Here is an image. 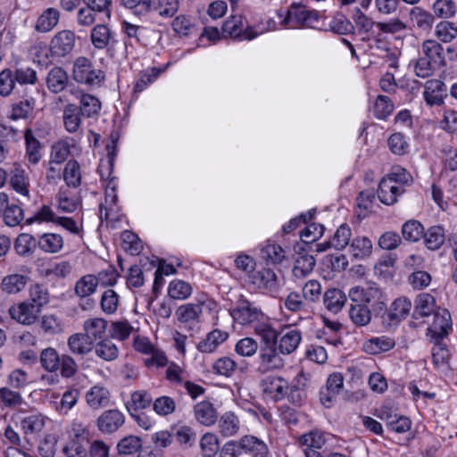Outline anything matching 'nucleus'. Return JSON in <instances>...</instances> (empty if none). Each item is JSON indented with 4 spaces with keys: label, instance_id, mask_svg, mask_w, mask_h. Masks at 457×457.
Here are the masks:
<instances>
[{
    "label": "nucleus",
    "instance_id": "obj_43",
    "mask_svg": "<svg viewBox=\"0 0 457 457\" xmlns=\"http://www.w3.org/2000/svg\"><path fill=\"white\" fill-rule=\"evenodd\" d=\"M315 259L312 255L303 253L300 254L295 262L293 274L296 278H303L308 276L315 266Z\"/></svg>",
    "mask_w": 457,
    "mask_h": 457
},
{
    "label": "nucleus",
    "instance_id": "obj_19",
    "mask_svg": "<svg viewBox=\"0 0 457 457\" xmlns=\"http://www.w3.org/2000/svg\"><path fill=\"white\" fill-rule=\"evenodd\" d=\"M124 423V415L117 410L103 412L97 420V427L104 433H112Z\"/></svg>",
    "mask_w": 457,
    "mask_h": 457
},
{
    "label": "nucleus",
    "instance_id": "obj_58",
    "mask_svg": "<svg viewBox=\"0 0 457 457\" xmlns=\"http://www.w3.org/2000/svg\"><path fill=\"white\" fill-rule=\"evenodd\" d=\"M349 316L352 321L357 326H366L371 320V313L369 307L361 303L352 305L349 311Z\"/></svg>",
    "mask_w": 457,
    "mask_h": 457
},
{
    "label": "nucleus",
    "instance_id": "obj_38",
    "mask_svg": "<svg viewBox=\"0 0 457 457\" xmlns=\"http://www.w3.org/2000/svg\"><path fill=\"white\" fill-rule=\"evenodd\" d=\"M346 301L343 291L337 288L328 289L323 295V303L328 311L332 313L339 312Z\"/></svg>",
    "mask_w": 457,
    "mask_h": 457
},
{
    "label": "nucleus",
    "instance_id": "obj_28",
    "mask_svg": "<svg viewBox=\"0 0 457 457\" xmlns=\"http://www.w3.org/2000/svg\"><path fill=\"white\" fill-rule=\"evenodd\" d=\"M395 340L386 336L371 337L362 344V349L369 354H378L394 348Z\"/></svg>",
    "mask_w": 457,
    "mask_h": 457
},
{
    "label": "nucleus",
    "instance_id": "obj_48",
    "mask_svg": "<svg viewBox=\"0 0 457 457\" xmlns=\"http://www.w3.org/2000/svg\"><path fill=\"white\" fill-rule=\"evenodd\" d=\"M192 286L181 279H173L168 287L169 295L176 300H185L192 294Z\"/></svg>",
    "mask_w": 457,
    "mask_h": 457
},
{
    "label": "nucleus",
    "instance_id": "obj_11",
    "mask_svg": "<svg viewBox=\"0 0 457 457\" xmlns=\"http://www.w3.org/2000/svg\"><path fill=\"white\" fill-rule=\"evenodd\" d=\"M258 359L259 370L262 372L278 370L284 366L283 359L274 345L262 346Z\"/></svg>",
    "mask_w": 457,
    "mask_h": 457
},
{
    "label": "nucleus",
    "instance_id": "obj_37",
    "mask_svg": "<svg viewBox=\"0 0 457 457\" xmlns=\"http://www.w3.org/2000/svg\"><path fill=\"white\" fill-rule=\"evenodd\" d=\"M90 39L95 48L102 50L106 48L112 42V33L106 25L98 24L92 29Z\"/></svg>",
    "mask_w": 457,
    "mask_h": 457
},
{
    "label": "nucleus",
    "instance_id": "obj_50",
    "mask_svg": "<svg viewBox=\"0 0 457 457\" xmlns=\"http://www.w3.org/2000/svg\"><path fill=\"white\" fill-rule=\"evenodd\" d=\"M26 143V154L30 163L36 164L41 158L40 143L34 137L31 129H26L24 133Z\"/></svg>",
    "mask_w": 457,
    "mask_h": 457
},
{
    "label": "nucleus",
    "instance_id": "obj_9",
    "mask_svg": "<svg viewBox=\"0 0 457 457\" xmlns=\"http://www.w3.org/2000/svg\"><path fill=\"white\" fill-rule=\"evenodd\" d=\"M452 329L451 314L446 309H438L434 312L432 323L428 328L429 339L444 340Z\"/></svg>",
    "mask_w": 457,
    "mask_h": 457
},
{
    "label": "nucleus",
    "instance_id": "obj_41",
    "mask_svg": "<svg viewBox=\"0 0 457 457\" xmlns=\"http://www.w3.org/2000/svg\"><path fill=\"white\" fill-rule=\"evenodd\" d=\"M422 237L428 249L437 250L445 242V229L441 226L430 227L426 232L423 231Z\"/></svg>",
    "mask_w": 457,
    "mask_h": 457
},
{
    "label": "nucleus",
    "instance_id": "obj_24",
    "mask_svg": "<svg viewBox=\"0 0 457 457\" xmlns=\"http://www.w3.org/2000/svg\"><path fill=\"white\" fill-rule=\"evenodd\" d=\"M195 420L202 425L210 427L217 421V411L209 401H202L194 407Z\"/></svg>",
    "mask_w": 457,
    "mask_h": 457
},
{
    "label": "nucleus",
    "instance_id": "obj_54",
    "mask_svg": "<svg viewBox=\"0 0 457 457\" xmlns=\"http://www.w3.org/2000/svg\"><path fill=\"white\" fill-rule=\"evenodd\" d=\"M433 344L431 349L432 361L434 365L440 368L446 364L449 358V350L446 345L443 342L444 340L429 339Z\"/></svg>",
    "mask_w": 457,
    "mask_h": 457
},
{
    "label": "nucleus",
    "instance_id": "obj_29",
    "mask_svg": "<svg viewBox=\"0 0 457 457\" xmlns=\"http://www.w3.org/2000/svg\"><path fill=\"white\" fill-rule=\"evenodd\" d=\"M69 350L76 355H85L94 348L93 341L84 333H76L68 338Z\"/></svg>",
    "mask_w": 457,
    "mask_h": 457
},
{
    "label": "nucleus",
    "instance_id": "obj_52",
    "mask_svg": "<svg viewBox=\"0 0 457 457\" xmlns=\"http://www.w3.org/2000/svg\"><path fill=\"white\" fill-rule=\"evenodd\" d=\"M98 281L94 275H85L75 285V292L79 297H87L97 288Z\"/></svg>",
    "mask_w": 457,
    "mask_h": 457
},
{
    "label": "nucleus",
    "instance_id": "obj_51",
    "mask_svg": "<svg viewBox=\"0 0 457 457\" xmlns=\"http://www.w3.org/2000/svg\"><path fill=\"white\" fill-rule=\"evenodd\" d=\"M57 209L65 213H71L78 209L79 202L67 189L61 188L56 195Z\"/></svg>",
    "mask_w": 457,
    "mask_h": 457
},
{
    "label": "nucleus",
    "instance_id": "obj_35",
    "mask_svg": "<svg viewBox=\"0 0 457 457\" xmlns=\"http://www.w3.org/2000/svg\"><path fill=\"white\" fill-rule=\"evenodd\" d=\"M95 354L104 361H112L119 357V348L111 339H101L93 348Z\"/></svg>",
    "mask_w": 457,
    "mask_h": 457
},
{
    "label": "nucleus",
    "instance_id": "obj_63",
    "mask_svg": "<svg viewBox=\"0 0 457 457\" xmlns=\"http://www.w3.org/2000/svg\"><path fill=\"white\" fill-rule=\"evenodd\" d=\"M58 215L54 212L49 205L41 206L32 217L27 220L28 224L32 223H54L56 222Z\"/></svg>",
    "mask_w": 457,
    "mask_h": 457
},
{
    "label": "nucleus",
    "instance_id": "obj_23",
    "mask_svg": "<svg viewBox=\"0 0 457 457\" xmlns=\"http://www.w3.org/2000/svg\"><path fill=\"white\" fill-rule=\"evenodd\" d=\"M241 453H251L256 457H266L268 447L266 444L253 436H245L238 440Z\"/></svg>",
    "mask_w": 457,
    "mask_h": 457
},
{
    "label": "nucleus",
    "instance_id": "obj_49",
    "mask_svg": "<svg viewBox=\"0 0 457 457\" xmlns=\"http://www.w3.org/2000/svg\"><path fill=\"white\" fill-rule=\"evenodd\" d=\"M435 36L443 43H450L457 37V26L452 21H440L435 27Z\"/></svg>",
    "mask_w": 457,
    "mask_h": 457
},
{
    "label": "nucleus",
    "instance_id": "obj_18",
    "mask_svg": "<svg viewBox=\"0 0 457 457\" xmlns=\"http://www.w3.org/2000/svg\"><path fill=\"white\" fill-rule=\"evenodd\" d=\"M253 328L254 334L261 339L262 343L264 345H275L278 332L264 314L263 317L253 324Z\"/></svg>",
    "mask_w": 457,
    "mask_h": 457
},
{
    "label": "nucleus",
    "instance_id": "obj_62",
    "mask_svg": "<svg viewBox=\"0 0 457 457\" xmlns=\"http://www.w3.org/2000/svg\"><path fill=\"white\" fill-rule=\"evenodd\" d=\"M31 55L35 62L41 65H46L53 62L54 58H56L52 54L51 44L46 46L44 43H38L31 48Z\"/></svg>",
    "mask_w": 457,
    "mask_h": 457
},
{
    "label": "nucleus",
    "instance_id": "obj_5",
    "mask_svg": "<svg viewBox=\"0 0 457 457\" xmlns=\"http://www.w3.org/2000/svg\"><path fill=\"white\" fill-rule=\"evenodd\" d=\"M249 282L262 294L274 295L279 288L278 277L273 270L262 268L249 276Z\"/></svg>",
    "mask_w": 457,
    "mask_h": 457
},
{
    "label": "nucleus",
    "instance_id": "obj_53",
    "mask_svg": "<svg viewBox=\"0 0 457 457\" xmlns=\"http://www.w3.org/2000/svg\"><path fill=\"white\" fill-rule=\"evenodd\" d=\"M63 179L67 186L78 187L81 183L80 167L77 161L70 160L63 170Z\"/></svg>",
    "mask_w": 457,
    "mask_h": 457
},
{
    "label": "nucleus",
    "instance_id": "obj_22",
    "mask_svg": "<svg viewBox=\"0 0 457 457\" xmlns=\"http://www.w3.org/2000/svg\"><path fill=\"white\" fill-rule=\"evenodd\" d=\"M421 56L428 58L432 64L442 67L445 64L444 48L440 43L434 39H427L421 45Z\"/></svg>",
    "mask_w": 457,
    "mask_h": 457
},
{
    "label": "nucleus",
    "instance_id": "obj_15",
    "mask_svg": "<svg viewBox=\"0 0 457 457\" xmlns=\"http://www.w3.org/2000/svg\"><path fill=\"white\" fill-rule=\"evenodd\" d=\"M203 312V302L196 303H185L180 305L175 312L177 320L179 323L188 325L189 328L192 325L198 323Z\"/></svg>",
    "mask_w": 457,
    "mask_h": 457
},
{
    "label": "nucleus",
    "instance_id": "obj_2",
    "mask_svg": "<svg viewBox=\"0 0 457 457\" xmlns=\"http://www.w3.org/2000/svg\"><path fill=\"white\" fill-rule=\"evenodd\" d=\"M278 15L281 26L287 29H318L321 23V16L317 11L297 4H293L287 11L279 12Z\"/></svg>",
    "mask_w": 457,
    "mask_h": 457
},
{
    "label": "nucleus",
    "instance_id": "obj_55",
    "mask_svg": "<svg viewBox=\"0 0 457 457\" xmlns=\"http://www.w3.org/2000/svg\"><path fill=\"white\" fill-rule=\"evenodd\" d=\"M121 246L129 253L131 255H137L140 253L143 245L140 238L129 230H125L121 233Z\"/></svg>",
    "mask_w": 457,
    "mask_h": 457
},
{
    "label": "nucleus",
    "instance_id": "obj_13",
    "mask_svg": "<svg viewBox=\"0 0 457 457\" xmlns=\"http://www.w3.org/2000/svg\"><path fill=\"white\" fill-rule=\"evenodd\" d=\"M61 12L57 8L47 7L37 16L34 29L40 34L52 31L59 23Z\"/></svg>",
    "mask_w": 457,
    "mask_h": 457
},
{
    "label": "nucleus",
    "instance_id": "obj_27",
    "mask_svg": "<svg viewBox=\"0 0 457 457\" xmlns=\"http://www.w3.org/2000/svg\"><path fill=\"white\" fill-rule=\"evenodd\" d=\"M240 429V420L232 411L224 412L218 420V431L223 437L237 435Z\"/></svg>",
    "mask_w": 457,
    "mask_h": 457
},
{
    "label": "nucleus",
    "instance_id": "obj_61",
    "mask_svg": "<svg viewBox=\"0 0 457 457\" xmlns=\"http://www.w3.org/2000/svg\"><path fill=\"white\" fill-rule=\"evenodd\" d=\"M237 367V364L232 358L223 356L213 362L212 369L213 373L228 378L233 375Z\"/></svg>",
    "mask_w": 457,
    "mask_h": 457
},
{
    "label": "nucleus",
    "instance_id": "obj_47",
    "mask_svg": "<svg viewBox=\"0 0 457 457\" xmlns=\"http://www.w3.org/2000/svg\"><path fill=\"white\" fill-rule=\"evenodd\" d=\"M89 442L68 438L62 448L65 457H87Z\"/></svg>",
    "mask_w": 457,
    "mask_h": 457
},
{
    "label": "nucleus",
    "instance_id": "obj_25",
    "mask_svg": "<svg viewBox=\"0 0 457 457\" xmlns=\"http://www.w3.org/2000/svg\"><path fill=\"white\" fill-rule=\"evenodd\" d=\"M373 245L367 237H354L349 246V253L353 259L365 260L372 253Z\"/></svg>",
    "mask_w": 457,
    "mask_h": 457
},
{
    "label": "nucleus",
    "instance_id": "obj_45",
    "mask_svg": "<svg viewBox=\"0 0 457 457\" xmlns=\"http://www.w3.org/2000/svg\"><path fill=\"white\" fill-rule=\"evenodd\" d=\"M436 301L435 298L428 293L420 294L416 299V305L414 309V316L427 317L434 313Z\"/></svg>",
    "mask_w": 457,
    "mask_h": 457
},
{
    "label": "nucleus",
    "instance_id": "obj_8",
    "mask_svg": "<svg viewBox=\"0 0 457 457\" xmlns=\"http://www.w3.org/2000/svg\"><path fill=\"white\" fill-rule=\"evenodd\" d=\"M117 187V178L111 177L105 186L104 203L100 206L101 217L104 216L105 220H113L118 218L120 207L118 205V195L116 194Z\"/></svg>",
    "mask_w": 457,
    "mask_h": 457
},
{
    "label": "nucleus",
    "instance_id": "obj_20",
    "mask_svg": "<svg viewBox=\"0 0 457 457\" xmlns=\"http://www.w3.org/2000/svg\"><path fill=\"white\" fill-rule=\"evenodd\" d=\"M228 338V333L221 329H213L197 344V350L204 353H212Z\"/></svg>",
    "mask_w": 457,
    "mask_h": 457
},
{
    "label": "nucleus",
    "instance_id": "obj_57",
    "mask_svg": "<svg viewBox=\"0 0 457 457\" xmlns=\"http://www.w3.org/2000/svg\"><path fill=\"white\" fill-rule=\"evenodd\" d=\"M151 11H156L162 17H172L179 10V0H151Z\"/></svg>",
    "mask_w": 457,
    "mask_h": 457
},
{
    "label": "nucleus",
    "instance_id": "obj_42",
    "mask_svg": "<svg viewBox=\"0 0 457 457\" xmlns=\"http://www.w3.org/2000/svg\"><path fill=\"white\" fill-rule=\"evenodd\" d=\"M326 441L325 434L318 429L311 430L298 438V443L303 449H322Z\"/></svg>",
    "mask_w": 457,
    "mask_h": 457
},
{
    "label": "nucleus",
    "instance_id": "obj_17",
    "mask_svg": "<svg viewBox=\"0 0 457 457\" xmlns=\"http://www.w3.org/2000/svg\"><path fill=\"white\" fill-rule=\"evenodd\" d=\"M11 187L19 195L30 199L29 177L28 172L21 166H15L10 173Z\"/></svg>",
    "mask_w": 457,
    "mask_h": 457
},
{
    "label": "nucleus",
    "instance_id": "obj_36",
    "mask_svg": "<svg viewBox=\"0 0 457 457\" xmlns=\"http://www.w3.org/2000/svg\"><path fill=\"white\" fill-rule=\"evenodd\" d=\"M86 401L92 409L104 407L109 403V391L104 386H94L87 392Z\"/></svg>",
    "mask_w": 457,
    "mask_h": 457
},
{
    "label": "nucleus",
    "instance_id": "obj_3",
    "mask_svg": "<svg viewBox=\"0 0 457 457\" xmlns=\"http://www.w3.org/2000/svg\"><path fill=\"white\" fill-rule=\"evenodd\" d=\"M229 314L235 322L246 326L253 325L264 313L255 303L249 301L244 295H239L232 303Z\"/></svg>",
    "mask_w": 457,
    "mask_h": 457
},
{
    "label": "nucleus",
    "instance_id": "obj_46",
    "mask_svg": "<svg viewBox=\"0 0 457 457\" xmlns=\"http://www.w3.org/2000/svg\"><path fill=\"white\" fill-rule=\"evenodd\" d=\"M61 356L53 347L44 349L40 353V363L44 370L53 373L60 369Z\"/></svg>",
    "mask_w": 457,
    "mask_h": 457
},
{
    "label": "nucleus",
    "instance_id": "obj_59",
    "mask_svg": "<svg viewBox=\"0 0 457 457\" xmlns=\"http://www.w3.org/2000/svg\"><path fill=\"white\" fill-rule=\"evenodd\" d=\"M100 306L106 314H113L120 306V295L113 289L105 290L101 296Z\"/></svg>",
    "mask_w": 457,
    "mask_h": 457
},
{
    "label": "nucleus",
    "instance_id": "obj_34",
    "mask_svg": "<svg viewBox=\"0 0 457 457\" xmlns=\"http://www.w3.org/2000/svg\"><path fill=\"white\" fill-rule=\"evenodd\" d=\"M352 19L355 24L358 33L364 35V39H370L374 36L373 28L376 26L375 22L370 17L363 13L359 8H355Z\"/></svg>",
    "mask_w": 457,
    "mask_h": 457
},
{
    "label": "nucleus",
    "instance_id": "obj_33",
    "mask_svg": "<svg viewBox=\"0 0 457 457\" xmlns=\"http://www.w3.org/2000/svg\"><path fill=\"white\" fill-rule=\"evenodd\" d=\"M28 281L29 278L25 275L10 274L2 279L0 287L2 291L6 294L17 295L25 288Z\"/></svg>",
    "mask_w": 457,
    "mask_h": 457
},
{
    "label": "nucleus",
    "instance_id": "obj_16",
    "mask_svg": "<svg viewBox=\"0 0 457 457\" xmlns=\"http://www.w3.org/2000/svg\"><path fill=\"white\" fill-rule=\"evenodd\" d=\"M38 249L46 254H56L64 248L63 237L55 232H46L39 234Z\"/></svg>",
    "mask_w": 457,
    "mask_h": 457
},
{
    "label": "nucleus",
    "instance_id": "obj_40",
    "mask_svg": "<svg viewBox=\"0 0 457 457\" xmlns=\"http://www.w3.org/2000/svg\"><path fill=\"white\" fill-rule=\"evenodd\" d=\"M107 320L103 318H92L85 320V334L92 340L102 339L105 334Z\"/></svg>",
    "mask_w": 457,
    "mask_h": 457
},
{
    "label": "nucleus",
    "instance_id": "obj_60",
    "mask_svg": "<svg viewBox=\"0 0 457 457\" xmlns=\"http://www.w3.org/2000/svg\"><path fill=\"white\" fill-rule=\"evenodd\" d=\"M424 228L422 224L414 220L406 221L402 227V235L407 241L417 242L423 236Z\"/></svg>",
    "mask_w": 457,
    "mask_h": 457
},
{
    "label": "nucleus",
    "instance_id": "obj_64",
    "mask_svg": "<svg viewBox=\"0 0 457 457\" xmlns=\"http://www.w3.org/2000/svg\"><path fill=\"white\" fill-rule=\"evenodd\" d=\"M1 215L9 227L18 226L24 219L23 210L16 204H10Z\"/></svg>",
    "mask_w": 457,
    "mask_h": 457
},
{
    "label": "nucleus",
    "instance_id": "obj_4",
    "mask_svg": "<svg viewBox=\"0 0 457 457\" xmlns=\"http://www.w3.org/2000/svg\"><path fill=\"white\" fill-rule=\"evenodd\" d=\"M73 79L79 84L98 85L104 80V73L96 69L89 59L79 56L75 59L72 69Z\"/></svg>",
    "mask_w": 457,
    "mask_h": 457
},
{
    "label": "nucleus",
    "instance_id": "obj_6",
    "mask_svg": "<svg viewBox=\"0 0 457 457\" xmlns=\"http://www.w3.org/2000/svg\"><path fill=\"white\" fill-rule=\"evenodd\" d=\"M41 310L28 300L20 301L10 306L8 313L17 323L30 326L39 318Z\"/></svg>",
    "mask_w": 457,
    "mask_h": 457
},
{
    "label": "nucleus",
    "instance_id": "obj_44",
    "mask_svg": "<svg viewBox=\"0 0 457 457\" xmlns=\"http://www.w3.org/2000/svg\"><path fill=\"white\" fill-rule=\"evenodd\" d=\"M36 247L38 248V237L27 233L19 235L14 243L15 251L19 255L31 254Z\"/></svg>",
    "mask_w": 457,
    "mask_h": 457
},
{
    "label": "nucleus",
    "instance_id": "obj_31",
    "mask_svg": "<svg viewBox=\"0 0 457 457\" xmlns=\"http://www.w3.org/2000/svg\"><path fill=\"white\" fill-rule=\"evenodd\" d=\"M302 341V333L296 328L289 329L283 334L278 343L280 353L290 354L295 352Z\"/></svg>",
    "mask_w": 457,
    "mask_h": 457
},
{
    "label": "nucleus",
    "instance_id": "obj_56",
    "mask_svg": "<svg viewBox=\"0 0 457 457\" xmlns=\"http://www.w3.org/2000/svg\"><path fill=\"white\" fill-rule=\"evenodd\" d=\"M142 447V439L137 436H128L120 439L117 445L120 455H131Z\"/></svg>",
    "mask_w": 457,
    "mask_h": 457
},
{
    "label": "nucleus",
    "instance_id": "obj_21",
    "mask_svg": "<svg viewBox=\"0 0 457 457\" xmlns=\"http://www.w3.org/2000/svg\"><path fill=\"white\" fill-rule=\"evenodd\" d=\"M404 192V188L395 185L390 179H382L378 185V197L381 203L391 205L396 203L397 197Z\"/></svg>",
    "mask_w": 457,
    "mask_h": 457
},
{
    "label": "nucleus",
    "instance_id": "obj_7",
    "mask_svg": "<svg viewBox=\"0 0 457 457\" xmlns=\"http://www.w3.org/2000/svg\"><path fill=\"white\" fill-rule=\"evenodd\" d=\"M77 36L71 29H62L51 38L52 54L56 58H63L71 54L76 46Z\"/></svg>",
    "mask_w": 457,
    "mask_h": 457
},
{
    "label": "nucleus",
    "instance_id": "obj_32",
    "mask_svg": "<svg viewBox=\"0 0 457 457\" xmlns=\"http://www.w3.org/2000/svg\"><path fill=\"white\" fill-rule=\"evenodd\" d=\"M80 108L75 104H68L63 109L62 120L65 129L69 133H76L81 125Z\"/></svg>",
    "mask_w": 457,
    "mask_h": 457
},
{
    "label": "nucleus",
    "instance_id": "obj_10",
    "mask_svg": "<svg viewBox=\"0 0 457 457\" xmlns=\"http://www.w3.org/2000/svg\"><path fill=\"white\" fill-rule=\"evenodd\" d=\"M222 29L229 37L241 40H252L260 34L252 27L245 28L244 19L240 15H234L228 19L224 22Z\"/></svg>",
    "mask_w": 457,
    "mask_h": 457
},
{
    "label": "nucleus",
    "instance_id": "obj_1",
    "mask_svg": "<svg viewBox=\"0 0 457 457\" xmlns=\"http://www.w3.org/2000/svg\"><path fill=\"white\" fill-rule=\"evenodd\" d=\"M260 387L266 400L278 402L287 398L295 406H301L305 401V394L303 391H300L295 386H290L286 378L279 376L264 378Z\"/></svg>",
    "mask_w": 457,
    "mask_h": 457
},
{
    "label": "nucleus",
    "instance_id": "obj_12",
    "mask_svg": "<svg viewBox=\"0 0 457 457\" xmlns=\"http://www.w3.org/2000/svg\"><path fill=\"white\" fill-rule=\"evenodd\" d=\"M411 309V302L406 297L395 299L386 312L384 319L390 326H395L406 319Z\"/></svg>",
    "mask_w": 457,
    "mask_h": 457
},
{
    "label": "nucleus",
    "instance_id": "obj_26",
    "mask_svg": "<svg viewBox=\"0 0 457 457\" xmlns=\"http://www.w3.org/2000/svg\"><path fill=\"white\" fill-rule=\"evenodd\" d=\"M378 296V288L370 285L365 287L357 286L349 291V297L355 303L367 305V303L375 301Z\"/></svg>",
    "mask_w": 457,
    "mask_h": 457
},
{
    "label": "nucleus",
    "instance_id": "obj_30",
    "mask_svg": "<svg viewBox=\"0 0 457 457\" xmlns=\"http://www.w3.org/2000/svg\"><path fill=\"white\" fill-rule=\"evenodd\" d=\"M410 21L413 27L422 31H429L434 24L435 18L432 13L420 7H413L410 11Z\"/></svg>",
    "mask_w": 457,
    "mask_h": 457
},
{
    "label": "nucleus",
    "instance_id": "obj_14",
    "mask_svg": "<svg viewBox=\"0 0 457 457\" xmlns=\"http://www.w3.org/2000/svg\"><path fill=\"white\" fill-rule=\"evenodd\" d=\"M50 421L47 416L34 412L21 419V428L27 436H34L42 432Z\"/></svg>",
    "mask_w": 457,
    "mask_h": 457
},
{
    "label": "nucleus",
    "instance_id": "obj_39",
    "mask_svg": "<svg viewBox=\"0 0 457 457\" xmlns=\"http://www.w3.org/2000/svg\"><path fill=\"white\" fill-rule=\"evenodd\" d=\"M261 257L267 263H280L286 257L285 250L278 244L268 240L261 248Z\"/></svg>",
    "mask_w": 457,
    "mask_h": 457
}]
</instances>
